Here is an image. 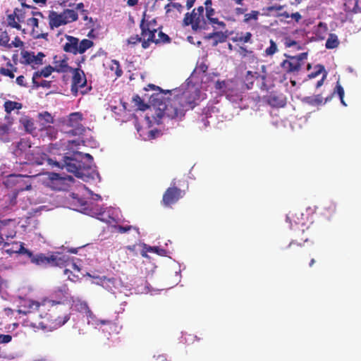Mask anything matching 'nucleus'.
I'll use <instances>...</instances> for the list:
<instances>
[{
    "label": "nucleus",
    "mask_w": 361,
    "mask_h": 361,
    "mask_svg": "<svg viewBox=\"0 0 361 361\" xmlns=\"http://www.w3.org/2000/svg\"><path fill=\"white\" fill-rule=\"evenodd\" d=\"M63 167H65L68 172L73 173L76 177L86 182L90 180H93L96 176H99L95 167L92 166V164H85L77 157H64L61 168Z\"/></svg>",
    "instance_id": "1"
},
{
    "label": "nucleus",
    "mask_w": 361,
    "mask_h": 361,
    "mask_svg": "<svg viewBox=\"0 0 361 361\" xmlns=\"http://www.w3.org/2000/svg\"><path fill=\"white\" fill-rule=\"evenodd\" d=\"M186 111L183 106L176 95H171L168 97L164 102L158 104L156 111V116H153L159 123V120L162 118L170 119L181 120Z\"/></svg>",
    "instance_id": "2"
},
{
    "label": "nucleus",
    "mask_w": 361,
    "mask_h": 361,
    "mask_svg": "<svg viewBox=\"0 0 361 361\" xmlns=\"http://www.w3.org/2000/svg\"><path fill=\"white\" fill-rule=\"evenodd\" d=\"M50 302L51 307L44 316L41 315V317L46 319L47 324L50 328L57 329L65 324L69 320L70 316L67 314H61V310L55 306L56 304H59V302L51 301Z\"/></svg>",
    "instance_id": "3"
},
{
    "label": "nucleus",
    "mask_w": 361,
    "mask_h": 361,
    "mask_svg": "<svg viewBox=\"0 0 361 361\" xmlns=\"http://www.w3.org/2000/svg\"><path fill=\"white\" fill-rule=\"evenodd\" d=\"M204 8L200 6L194 8L191 13L185 14L183 23L185 26L191 25L193 31L198 30H204L207 26V21L204 16Z\"/></svg>",
    "instance_id": "4"
},
{
    "label": "nucleus",
    "mask_w": 361,
    "mask_h": 361,
    "mask_svg": "<svg viewBox=\"0 0 361 361\" xmlns=\"http://www.w3.org/2000/svg\"><path fill=\"white\" fill-rule=\"evenodd\" d=\"M176 96L187 111L197 105L200 97V90L197 87L192 86Z\"/></svg>",
    "instance_id": "5"
},
{
    "label": "nucleus",
    "mask_w": 361,
    "mask_h": 361,
    "mask_svg": "<svg viewBox=\"0 0 361 361\" xmlns=\"http://www.w3.org/2000/svg\"><path fill=\"white\" fill-rule=\"evenodd\" d=\"M287 58L281 63V68L286 73H298L300 71L302 62L307 58V53H300L296 56L285 54Z\"/></svg>",
    "instance_id": "6"
},
{
    "label": "nucleus",
    "mask_w": 361,
    "mask_h": 361,
    "mask_svg": "<svg viewBox=\"0 0 361 361\" xmlns=\"http://www.w3.org/2000/svg\"><path fill=\"white\" fill-rule=\"evenodd\" d=\"M185 195V191L181 190L176 186V180L173 179L171 186L168 188L163 194L161 204L164 207H169L176 204Z\"/></svg>",
    "instance_id": "7"
},
{
    "label": "nucleus",
    "mask_w": 361,
    "mask_h": 361,
    "mask_svg": "<svg viewBox=\"0 0 361 361\" xmlns=\"http://www.w3.org/2000/svg\"><path fill=\"white\" fill-rule=\"evenodd\" d=\"M25 160L26 162L31 164L42 165L45 161H47L51 165L61 167L59 162L54 161L49 159L47 154L39 147H35L31 152H26Z\"/></svg>",
    "instance_id": "8"
},
{
    "label": "nucleus",
    "mask_w": 361,
    "mask_h": 361,
    "mask_svg": "<svg viewBox=\"0 0 361 361\" xmlns=\"http://www.w3.org/2000/svg\"><path fill=\"white\" fill-rule=\"evenodd\" d=\"M73 178L71 176H61L59 173H51L49 176L48 185L54 190H66L69 187L68 182Z\"/></svg>",
    "instance_id": "9"
},
{
    "label": "nucleus",
    "mask_w": 361,
    "mask_h": 361,
    "mask_svg": "<svg viewBox=\"0 0 361 361\" xmlns=\"http://www.w3.org/2000/svg\"><path fill=\"white\" fill-rule=\"evenodd\" d=\"M141 30V36L143 38L142 47L145 49L149 48L151 43L154 41L155 33L157 32L156 27H149V25L144 24V18H142L140 23Z\"/></svg>",
    "instance_id": "10"
},
{
    "label": "nucleus",
    "mask_w": 361,
    "mask_h": 361,
    "mask_svg": "<svg viewBox=\"0 0 361 361\" xmlns=\"http://www.w3.org/2000/svg\"><path fill=\"white\" fill-rule=\"evenodd\" d=\"M70 72L73 73L71 91L77 94L79 88L84 87L87 84L86 76L80 68H73Z\"/></svg>",
    "instance_id": "11"
},
{
    "label": "nucleus",
    "mask_w": 361,
    "mask_h": 361,
    "mask_svg": "<svg viewBox=\"0 0 361 361\" xmlns=\"http://www.w3.org/2000/svg\"><path fill=\"white\" fill-rule=\"evenodd\" d=\"M215 89L224 93L226 97L233 101H236L240 97L238 93L233 94V89L231 87V83L226 80H217L215 82Z\"/></svg>",
    "instance_id": "12"
},
{
    "label": "nucleus",
    "mask_w": 361,
    "mask_h": 361,
    "mask_svg": "<svg viewBox=\"0 0 361 361\" xmlns=\"http://www.w3.org/2000/svg\"><path fill=\"white\" fill-rule=\"evenodd\" d=\"M265 101L274 108H282L286 105V97L282 93L271 92L265 97Z\"/></svg>",
    "instance_id": "13"
},
{
    "label": "nucleus",
    "mask_w": 361,
    "mask_h": 361,
    "mask_svg": "<svg viewBox=\"0 0 361 361\" xmlns=\"http://www.w3.org/2000/svg\"><path fill=\"white\" fill-rule=\"evenodd\" d=\"M44 56L45 55L42 52H38V54L35 55L34 52L25 51L22 55V63L31 65L32 67L42 65Z\"/></svg>",
    "instance_id": "14"
},
{
    "label": "nucleus",
    "mask_w": 361,
    "mask_h": 361,
    "mask_svg": "<svg viewBox=\"0 0 361 361\" xmlns=\"http://www.w3.org/2000/svg\"><path fill=\"white\" fill-rule=\"evenodd\" d=\"M27 25L31 27V34L35 39H46L48 36L47 32H43L42 28L39 27V19L36 17L27 18Z\"/></svg>",
    "instance_id": "15"
},
{
    "label": "nucleus",
    "mask_w": 361,
    "mask_h": 361,
    "mask_svg": "<svg viewBox=\"0 0 361 361\" xmlns=\"http://www.w3.org/2000/svg\"><path fill=\"white\" fill-rule=\"evenodd\" d=\"M307 241V238L302 239V242H298L296 240H293L286 247L283 248L282 250L286 256L295 257L300 252L301 248L303 247L304 243Z\"/></svg>",
    "instance_id": "16"
},
{
    "label": "nucleus",
    "mask_w": 361,
    "mask_h": 361,
    "mask_svg": "<svg viewBox=\"0 0 361 361\" xmlns=\"http://www.w3.org/2000/svg\"><path fill=\"white\" fill-rule=\"evenodd\" d=\"M65 37L67 42L63 46V51L68 53H71L74 55L78 54L79 39L67 35Z\"/></svg>",
    "instance_id": "17"
},
{
    "label": "nucleus",
    "mask_w": 361,
    "mask_h": 361,
    "mask_svg": "<svg viewBox=\"0 0 361 361\" xmlns=\"http://www.w3.org/2000/svg\"><path fill=\"white\" fill-rule=\"evenodd\" d=\"M51 267H66L69 266V257L66 255H62L59 253L56 255H51Z\"/></svg>",
    "instance_id": "18"
},
{
    "label": "nucleus",
    "mask_w": 361,
    "mask_h": 361,
    "mask_svg": "<svg viewBox=\"0 0 361 361\" xmlns=\"http://www.w3.org/2000/svg\"><path fill=\"white\" fill-rule=\"evenodd\" d=\"M56 56L54 57V64L55 71L57 73H67L70 72L73 68L71 67L68 64V57L63 56V59L57 60Z\"/></svg>",
    "instance_id": "19"
},
{
    "label": "nucleus",
    "mask_w": 361,
    "mask_h": 361,
    "mask_svg": "<svg viewBox=\"0 0 361 361\" xmlns=\"http://www.w3.org/2000/svg\"><path fill=\"white\" fill-rule=\"evenodd\" d=\"M286 219L289 221L291 226H293V224L295 226H303L305 224L304 214L299 211L290 212L287 214Z\"/></svg>",
    "instance_id": "20"
},
{
    "label": "nucleus",
    "mask_w": 361,
    "mask_h": 361,
    "mask_svg": "<svg viewBox=\"0 0 361 361\" xmlns=\"http://www.w3.org/2000/svg\"><path fill=\"white\" fill-rule=\"evenodd\" d=\"M31 6L25 4V3L21 4L20 8H16L15 15L17 16V20L20 23L25 22V19L30 16L29 13Z\"/></svg>",
    "instance_id": "21"
},
{
    "label": "nucleus",
    "mask_w": 361,
    "mask_h": 361,
    "mask_svg": "<svg viewBox=\"0 0 361 361\" xmlns=\"http://www.w3.org/2000/svg\"><path fill=\"white\" fill-rule=\"evenodd\" d=\"M32 149L30 142L29 140L22 139L18 142L15 153L17 156H23L24 154L25 157L26 152H31Z\"/></svg>",
    "instance_id": "22"
},
{
    "label": "nucleus",
    "mask_w": 361,
    "mask_h": 361,
    "mask_svg": "<svg viewBox=\"0 0 361 361\" xmlns=\"http://www.w3.org/2000/svg\"><path fill=\"white\" fill-rule=\"evenodd\" d=\"M23 243H20L19 244H16L18 247V250H15L14 252L24 256L30 263H33L35 255L31 250L25 247Z\"/></svg>",
    "instance_id": "23"
},
{
    "label": "nucleus",
    "mask_w": 361,
    "mask_h": 361,
    "mask_svg": "<svg viewBox=\"0 0 361 361\" xmlns=\"http://www.w3.org/2000/svg\"><path fill=\"white\" fill-rule=\"evenodd\" d=\"M82 120V115L80 112H74L71 113L67 120L66 121V124L68 127L77 128L80 125V122Z\"/></svg>",
    "instance_id": "24"
},
{
    "label": "nucleus",
    "mask_w": 361,
    "mask_h": 361,
    "mask_svg": "<svg viewBox=\"0 0 361 361\" xmlns=\"http://www.w3.org/2000/svg\"><path fill=\"white\" fill-rule=\"evenodd\" d=\"M345 11L353 13H361V0H348L345 4Z\"/></svg>",
    "instance_id": "25"
},
{
    "label": "nucleus",
    "mask_w": 361,
    "mask_h": 361,
    "mask_svg": "<svg viewBox=\"0 0 361 361\" xmlns=\"http://www.w3.org/2000/svg\"><path fill=\"white\" fill-rule=\"evenodd\" d=\"M49 18V26L51 29L65 25L61 13H57L55 11H52L50 13Z\"/></svg>",
    "instance_id": "26"
},
{
    "label": "nucleus",
    "mask_w": 361,
    "mask_h": 361,
    "mask_svg": "<svg viewBox=\"0 0 361 361\" xmlns=\"http://www.w3.org/2000/svg\"><path fill=\"white\" fill-rule=\"evenodd\" d=\"M227 34L221 31L213 32L208 34V35L206 37V38L208 39H214L213 46H216L219 43L225 42L227 39Z\"/></svg>",
    "instance_id": "27"
},
{
    "label": "nucleus",
    "mask_w": 361,
    "mask_h": 361,
    "mask_svg": "<svg viewBox=\"0 0 361 361\" xmlns=\"http://www.w3.org/2000/svg\"><path fill=\"white\" fill-rule=\"evenodd\" d=\"M252 35L250 32H236L235 35L231 37L233 42H240V43H252Z\"/></svg>",
    "instance_id": "28"
},
{
    "label": "nucleus",
    "mask_w": 361,
    "mask_h": 361,
    "mask_svg": "<svg viewBox=\"0 0 361 361\" xmlns=\"http://www.w3.org/2000/svg\"><path fill=\"white\" fill-rule=\"evenodd\" d=\"M19 121L26 132L32 134L35 131L36 128L32 118L27 116H23L20 118Z\"/></svg>",
    "instance_id": "29"
},
{
    "label": "nucleus",
    "mask_w": 361,
    "mask_h": 361,
    "mask_svg": "<svg viewBox=\"0 0 361 361\" xmlns=\"http://www.w3.org/2000/svg\"><path fill=\"white\" fill-rule=\"evenodd\" d=\"M51 255L47 256L44 253H38L35 255L33 264L36 266H47L51 264Z\"/></svg>",
    "instance_id": "30"
},
{
    "label": "nucleus",
    "mask_w": 361,
    "mask_h": 361,
    "mask_svg": "<svg viewBox=\"0 0 361 361\" xmlns=\"http://www.w3.org/2000/svg\"><path fill=\"white\" fill-rule=\"evenodd\" d=\"M61 13L65 25L74 22L78 19V13L72 9H65Z\"/></svg>",
    "instance_id": "31"
},
{
    "label": "nucleus",
    "mask_w": 361,
    "mask_h": 361,
    "mask_svg": "<svg viewBox=\"0 0 361 361\" xmlns=\"http://www.w3.org/2000/svg\"><path fill=\"white\" fill-rule=\"evenodd\" d=\"M4 110L7 114H10L14 110H20L23 104L18 102L6 100L4 104Z\"/></svg>",
    "instance_id": "32"
},
{
    "label": "nucleus",
    "mask_w": 361,
    "mask_h": 361,
    "mask_svg": "<svg viewBox=\"0 0 361 361\" xmlns=\"http://www.w3.org/2000/svg\"><path fill=\"white\" fill-rule=\"evenodd\" d=\"M54 71H55V70L53 68V66L49 65V66L44 67L43 69H42L41 71L35 72L33 74V76H32V82L35 83V80L37 78H39L41 76H43L45 78L49 77L51 74V73Z\"/></svg>",
    "instance_id": "33"
},
{
    "label": "nucleus",
    "mask_w": 361,
    "mask_h": 361,
    "mask_svg": "<svg viewBox=\"0 0 361 361\" xmlns=\"http://www.w3.org/2000/svg\"><path fill=\"white\" fill-rule=\"evenodd\" d=\"M336 211V204L334 202H329L323 207L322 215L326 219H330Z\"/></svg>",
    "instance_id": "34"
},
{
    "label": "nucleus",
    "mask_w": 361,
    "mask_h": 361,
    "mask_svg": "<svg viewBox=\"0 0 361 361\" xmlns=\"http://www.w3.org/2000/svg\"><path fill=\"white\" fill-rule=\"evenodd\" d=\"M38 118L40 122H42V128H44L47 126H49L54 123V118L48 111H44L39 114Z\"/></svg>",
    "instance_id": "35"
},
{
    "label": "nucleus",
    "mask_w": 361,
    "mask_h": 361,
    "mask_svg": "<svg viewBox=\"0 0 361 361\" xmlns=\"http://www.w3.org/2000/svg\"><path fill=\"white\" fill-rule=\"evenodd\" d=\"M7 67H1L0 68V74L4 76L9 77L10 78H14L15 75L14 72L16 71V68L13 67V66L11 63V62L7 63Z\"/></svg>",
    "instance_id": "36"
},
{
    "label": "nucleus",
    "mask_w": 361,
    "mask_h": 361,
    "mask_svg": "<svg viewBox=\"0 0 361 361\" xmlns=\"http://www.w3.org/2000/svg\"><path fill=\"white\" fill-rule=\"evenodd\" d=\"M339 45V40L336 35L331 33L326 42V48L329 49H335Z\"/></svg>",
    "instance_id": "37"
},
{
    "label": "nucleus",
    "mask_w": 361,
    "mask_h": 361,
    "mask_svg": "<svg viewBox=\"0 0 361 361\" xmlns=\"http://www.w3.org/2000/svg\"><path fill=\"white\" fill-rule=\"evenodd\" d=\"M16 19H17V16L15 15V10H14L13 13L7 15L6 21H7L8 25L13 28H16L18 30H20L21 25L19 23V22L18 20H16Z\"/></svg>",
    "instance_id": "38"
},
{
    "label": "nucleus",
    "mask_w": 361,
    "mask_h": 361,
    "mask_svg": "<svg viewBox=\"0 0 361 361\" xmlns=\"http://www.w3.org/2000/svg\"><path fill=\"white\" fill-rule=\"evenodd\" d=\"M303 102L312 106H317L323 103V98L321 94H317L312 97H305Z\"/></svg>",
    "instance_id": "39"
},
{
    "label": "nucleus",
    "mask_w": 361,
    "mask_h": 361,
    "mask_svg": "<svg viewBox=\"0 0 361 361\" xmlns=\"http://www.w3.org/2000/svg\"><path fill=\"white\" fill-rule=\"evenodd\" d=\"M260 13L259 11L253 10L250 13H245L243 22L245 23H250L251 22H257L259 19Z\"/></svg>",
    "instance_id": "40"
},
{
    "label": "nucleus",
    "mask_w": 361,
    "mask_h": 361,
    "mask_svg": "<svg viewBox=\"0 0 361 361\" xmlns=\"http://www.w3.org/2000/svg\"><path fill=\"white\" fill-rule=\"evenodd\" d=\"M94 43L92 40L84 39L78 42V54L85 53L88 49L93 46Z\"/></svg>",
    "instance_id": "41"
},
{
    "label": "nucleus",
    "mask_w": 361,
    "mask_h": 361,
    "mask_svg": "<svg viewBox=\"0 0 361 361\" xmlns=\"http://www.w3.org/2000/svg\"><path fill=\"white\" fill-rule=\"evenodd\" d=\"M328 27L326 23L319 22L314 32L315 35L323 39L324 38V34L327 32Z\"/></svg>",
    "instance_id": "42"
},
{
    "label": "nucleus",
    "mask_w": 361,
    "mask_h": 361,
    "mask_svg": "<svg viewBox=\"0 0 361 361\" xmlns=\"http://www.w3.org/2000/svg\"><path fill=\"white\" fill-rule=\"evenodd\" d=\"M133 102L134 103V106L138 110L145 111L147 108H149V106L145 104L141 97L138 95H135L133 97Z\"/></svg>",
    "instance_id": "43"
},
{
    "label": "nucleus",
    "mask_w": 361,
    "mask_h": 361,
    "mask_svg": "<svg viewBox=\"0 0 361 361\" xmlns=\"http://www.w3.org/2000/svg\"><path fill=\"white\" fill-rule=\"evenodd\" d=\"M10 37L6 30L0 29V46L7 48Z\"/></svg>",
    "instance_id": "44"
},
{
    "label": "nucleus",
    "mask_w": 361,
    "mask_h": 361,
    "mask_svg": "<svg viewBox=\"0 0 361 361\" xmlns=\"http://www.w3.org/2000/svg\"><path fill=\"white\" fill-rule=\"evenodd\" d=\"M171 42V38L168 35L164 33L161 31H159L158 33V38L154 37V41L153 43L159 44V43H169Z\"/></svg>",
    "instance_id": "45"
},
{
    "label": "nucleus",
    "mask_w": 361,
    "mask_h": 361,
    "mask_svg": "<svg viewBox=\"0 0 361 361\" xmlns=\"http://www.w3.org/2000/svg\"><path fill=\"white\" fill-rule=\"evenodd\" d=\"M335 92H337L339 98H340V100H341V104L346 106L347 104H345L344 99H343V97H344V90L343 88V87L341 86V85L338 82L336 83V87H335V90H334V93Z\"/></svg>",
    "instance_id": "46"
},
{
    "label": "nucleus",
    "mask_w": 361,
    "mask_h": 361,
    "mask_svg": "<svg viewBox=\"0 0 361 361\" xmlns=\"http://www.w3.org/2000/svg\"><path fill=\"white\" fill-rule=\"evenodd\" d=\"M278 51L277 45L273 39H270V46L265 51L266 56H273Z\"/></svg>",
    "instance_id": "47"
},
{
    "label": "nucleus",
    "mask_w": 361,
    "mask_h": 361,
    "mask_svg": "<svg viewBox=\"0 0 361 361\" xmlns=\"http://www.w3.org/2000/svg\"><path fill=\"white\" fill-rule=\"evenodd\" d=\"M209 23L212 25L213 27L216 30L217 28L225 29L226 27V23L224 21L219 20L217 18H213Z\"/></svg>",
    "instance_id": "48"
},
{
    "label": "nucleus",
    "mask_w": 361,
    "mask_h": 361,
    "mask_svg": "<svg viewBox=\"0 0 361 361\" xmlns=\"http://www.w3.org/2000/svg\"><path fill=\"white\" fill-rule=\"evenodd\" d=\"M314 69H315V71L314 72H312V73H310L308 75V78L310 79L316 78L317 76H318L322 72H324V73L326 72L324 66L323 65H321V64L316 65L315 67H314Z\"/></svg>",
    "instance_id": "49"
},
{
    "label": "nucleus",
    "mask_w": 361,
    "mask_h": 361,
    "mask_svg": "<svg viewBox=\"0 0 361 361\" xmlns=\"http://www.w3.org/2000/svg\"><path fill=\"white\" fill-rule=\"evenodd\" d=\"M111 70L115 71V74L116 77H121L123 74V71L121 68L119 62L116 60L112 61V65L111 66Z\"/></svg>",
    "instance_id": "50"
},
{
    "label": "nucleus",
    "mask_w": 361,
    "mask_h": 361,
    "mask_svg": "<svg viewBox=\"0 0 361 361\" xmlns=\"http://www.w3.org/2000/svg\"><path fill=\"white\" fill-rule=\"evenodd\" d=\"M182 8H183L182 5L179 3H169V4H167L164 7L166 13H170L171 11L172 8H176L178 11H180Z\"/></svg>",
    "instance_id": "51"
},
{
    "label": "nucleus",
    "mask_w": 361,
    "mask_h": 361,
    "mask_svg": "<svg viewBox=\"0 0 361 361\" xmlns=\"http://www.w3.org/2000/svg\"><path fill=\"white\" fill-rule=\"evenodd\" d=\"M23 46V41L18 37H16L14 40H13L11 43L8 42V46H7L8 49H11L13 47L18 48L22 47Z\"/></svg>",
    "instance_id": "52"
},
{
    "label": "nucleus",
    "mask_w": 361,
    "mask_h": 361,
    "mask_svg": "<svg viewBox=\"0 0 361 361\" xmlns=\"http://www.w3.org/2000/svg\"><path fill=\"white\" fill-rule=\"evenodd\" d=\"M143 38L142 37H140L138 35H135L134 36H131L128 39V44L135 45L139 42L142 43Z\"/></svg>",
    "instance_id": "53"
},
{
    "label": "nucleus",
    "mask_w": 361,
    "mask_h": 361,
    "mask_svg": "<svg viewBox=\"0 0 361 361\" xmlns=\"http://www.w3.org/2000/svg\"><path fill=\"white\" fill-rule=\"evenodd\" d=\"M78 157L79 158V159H81L82 161H83L82 159H86L88 161V164H92V161H93V157L90 154H82L80 152L79 153H77L76 154L74 155L73 157Z\"/></svg>",
    "instance_id": "54"
},
{
    "label": "nucleus",
    "mask_w": 361,
    "mask_h": 361,
    "mask_svg": "<svg viewBox=\"0 0 361 361\" xmlns=\"http://www.w3.org/2000/svg\"><path fill=\"white\" fill-rule=\"evenodd\" d=\"M9 133V126L7 124L0 125V139L7 135Z\"/></svg>",
    "instance_id": "55"
},
{
    "label": "nucleus",
    "mask_w": 361,
    "mask_h": 361,
    "mask_svg": "<svg viewBox=\"0 0 361 361\" xmlns=\"http://www.w3.org/2000/svg\"><path fill=\"white\" fill-rule=\"evenodd\" d=\"M206 18L209 20L214 18L215 11L212 7L205 8Z\"/></svg>",
    "instance_id": "56"
},
{
    "label": "nucleus",
    "mask_w": 361,
    "mask_h": 361,
    "mask_svg": "<svg viewBox=\"0 0 361 361\" xmlns=\"http://www.w3.org/2000/svg\"><path fill=\"white\" fill-rule=\"evenodd\" d=\"M285 6V5H273L268 6L267 11L268 12H272L274 11H282Z\"/></svg>",
    "instance_id": "57"
},
{
    "label": "nucleus",
    "mask_w": 361,
    "mask_h": 361,
    "mask_svg": "<svg viewBox=\"0 0 361 361\" xmlns=\"http://www.w3.org/2000/svg\"><path fill=\"white\" fill-rule=\"evenodd\" d=\"M33 84L37 87H42L49 88V87H51V81H47V80H42V81H41V82L38 83L35 80V83H33Z\"/></svg>",
    "instance_id": "58"
},
{
    "label": "nucleus",
    "mask_w": 361,
    "mask_h": 361,
    "mask_svg": "<svg viewBox=\"0 0 361 361\" xmlns=\"http://www.w3.org/2000/svg\"><path fill=\"white\" fill-rule=\"evenodd\" d=\"M12 340V336L9 334L0 335V343H8Z\"/></svg>",
    "instance_id": "59"
},
{
    "label": "nucleus",
    "mask_w": 361,
    "mask_h": 361,
    "mask_svg": "<svg viewBox=\"0 0 361 361\" xmlns=\"http://www.w3.org/2000/svg\"><path fill=\"white\" fill-rule=\"evenodd\" d=\"M238 52L240 55L245 57L248 54H252L253 51L252 50H248L246 47H240L238 49Z\"/></svg>",
    "instance_id": "60"
},
{
    "label": "nucleus",
    "mask_w": 361,
    "mask_h": 361,
    "mask_svg": "<svg viewBox=\"0 0 361 361\" xmlns=\"http://www.w3.org/2000/svg\"><path fill=\"white\" fill-rule=\"evenodd\" d=\"M132 228L137 229L135 227H133L132 226H118V231L121 233H126V232L130 231Z\"/></svg>",
    "instance_id": "61"
},
{
    "label": "nucleus",
    "mask_w": 361,
    "mask_h": 361,
    "mask_svg": "<svg viewBox=\"0 0 361 361\" xmlns=\"http://www.w3.org/2000/svg\"><path fill=\"white\" fill-rule=\"evenodd\" d=\"M16 82L20 87H27V85L25 82V77L23 75H20V76L17 77Z\"/></svg>",
    "instance_id": "62"
},
{
    "label": "nucleus",
    "mask_w": 361,
    "mask_h": 361,
    "mask_svg": "<svg viewBox=\"0 0 361 361\" xmlns=\"http://www.w3.org/2000/svg\"><path fill=\"white\" fill-rule=\"evenodd\" d=\"M146 13L145 12L143 14L142 18H144V24L146 25H149V27H155L157 25V21L155 19H153L152 20H145Z\"/></svg>",
    "instance_id": "63"
},
{
    "label": "nucleus",
    "mask_w": 361,
    "mask_h": 361,
    "mask_svg": "<svg viewBox=\"0 0 361 361\" xmlns=\"http://www.w3.org/2000/svg\"><path fill=\"white\" fill-rule=\"evenodd\" d=\"M297 44L298 42L293 39H291L290 38H286L285 40V46L286 47H291Z\"/></svg>",
    "instance_id": "64"
}]
</instances>
